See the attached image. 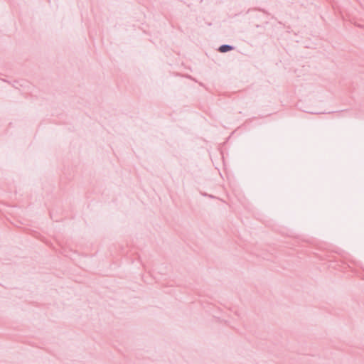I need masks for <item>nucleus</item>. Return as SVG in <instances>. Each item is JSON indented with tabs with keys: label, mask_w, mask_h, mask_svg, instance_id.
Segmentation results:
<instances>
[{
	"label": "nucleus",
	"mask_w": 364,
	"mask_h": 364,
	"mask_svg": "<svg viewBox=\"0 0 364 364\" xmlns=\"http://www.w3.org/2000/svg\"><path fill=\"white\" fill-rule=\"evenodd\" d=\"M232 48L230 46L224 45L220 47L219 50L222 53H225L230 50Z\"/></svg>",
	"instance_id": "f257e3e1"
}]
</instances>
